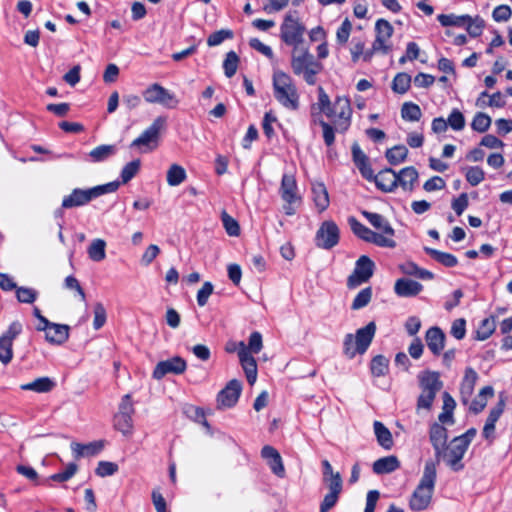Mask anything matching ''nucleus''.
<instances>
[{
	"label": "nucleus",
	"mask_w": 512,
	"mask_h": 512,
	"mask_svg": "<svg viewBox=\"0 0 512 512\" xmlns=\"http://www.w3.org/2000/svg\"><path fill=\"white\" fill-rule=\"evenodd\" d=\"M272 80L275 99L286 109L297 110L299 93L291 76L283 71H275Z\"/></svg>",
	"instance_id": "obj_2"
},
{
	"label": "nucleus",
	"mask_w": 512,
	"mask_h": 512,
	"mask_svg": "<svg viewBox=\"0 0 512 512\" xmlns=\"http://www.w3.org/2000/svg\"><path fill=\"white\" fill-rule=\"evenodd\" d=\"M297 182L292 174L282 176L279 194L284 201L283 210L286 215L292 216L296 213V206L300 205L301 197L297 193Z\"/></svg>",
	"instance_id": "obj_7"
},
{
	"label": "nucleus",
	"mask_w": 512,
	"mask_h": 512,
	"mask_svg": "<svg viewBox=\"0 0 512 512\" xmlns=\"http://www.w3.org/2000/svg\"><path fill=\"white\" fill-rule=\"evenodd\" d=\"M64 288L75 291L80 297L81 301L86 300V294L80 285V282L73 275H69L64 280Z\"/></svg>",
	"instance_id": "obj_58"
},
{
	"label": "nucleus",
	"mask_w": 512,
	"mask_h": 512,
	"mask_svg": "<svg viewBox=\"0 0 512 512\" xmlns=\"http://www.w3.org/2000/svg\"><path fill=\"white\" fill-rule=\"evenodd\" d=\"M494 396V389L492 386H485L480 391L477 397L471 402L470 411L478 414L484 410L487 405V398Z\"/></svg>",
	"instance_id": "obj_34"
},
{
	"label": "nucleus",
	"mask_w": 512,
	"mask_h": 512,
	"mask_svg": "<svg viewBox=\"0 0 512 512\" xmlns=\"http://www.w3.org/2000/svg\"><path fill=\"white\" fill-rule=\"evenodd\" d=\"M114 427L120 431L124 436H130L133 432V419L132 416L115 414Z\"/></svg>",
	"instance_id": "obj_40"
},
{
	"label": "nucleus",
	"mask_w": 512,
	"mask_h": 512,
	"mask_svg": "<svg viewBox=\"0 0 512 512\" xmlns=\"http://www.w3.org/2000/svg\"><path fill=\"white\" fill-rule=\"evenodd\" d=\"M118 181L109 182L88 189L75 188L62 200V208L70 209L88 204L92 199L106 193L115 192L119 188Z\"/></svg>",
	"instance_id": "obj_4"
},
{
	"label": "nucleus",
	"mask_w": 512,
	"mask_h": 512,
	"mask_svg": "<svg viewBox=\"0 0 512 512\" xmlns=\"http://www.w3.org/2000/svg\"><path fill=\"white\" fill-rule=\"evenodd\" d=\"M436 477V464L433 460L426 461L420 482L409 500L411 510L423 511L429 507L434 493Z\"/></svg>",
	"instance_id": "obj_1"
},
{
	"label": "nucleus",
	"mask_w": 512,
	"mask_h": 512,
	"mask_svg": "<svg viewBox=\"0 0 512 512\" xmlns=\"http://www.w3.org/2000/svg\"><path fill=\"white\" fill-rule=\"evenodd\" d=\"M446 336L442 329L433 326L426 331L425 341L433 355L439 356L445 347Z\"/></svg>",
	"instance_id": "obj_20"
},
{
	"label": "nucleus",
	"mask_w": 512,
	"mask_h": 512,
	"mask_svg": "<svg viewBox=\"0 0 512 512\" xmlns=\"http://www.w3.org/2000/svg\"><path fill=\"white\" fill-rule=\"evenodd\" d=\"M318 94V104L321 111H323L326 116H331L332 104L329 96L321 86L318 87Z\"/></svg>",
	"instance_id": "obj_62"
},
{
	"label": "nucleus",
	"mask_w": 512,
	"mask_h": 512,
	"mask_svg": "<svg viewBox=\"0 0 512 512\" xmlns=\"http://www.w3.org/2000/svg\"><path fill=\"white\" fill-rule=\"evenodd\" d=\"M310 66H317L322 68V65L315 61L314 56L306 48L295 47L292 52L291 67L296 75H301L302 72Z\"/></svg>",
	"instance_id": "obj_16"
},
{
	"label": "nucleus",
	"mask_w": 512,
	"mask_h": 512,
	"mask_svg": "<svg viewBox=\"0 0 512 512\" xmlns=\"http://www.w3.org/2000/svg\"><path fill=\"white\" fill-rule=\"evenodd\" d=\"M242 391V384L237 379L230 380L217 395L219 409L231 408L236 405Z\"/></svg>",
	"instance_id": "obj_14"
},
{
	"label": "nucleus",
	"mask_w": 512,
	"mask_h": 512,
	"mask_svg": "<svg viewBox=\"0 0 512 512\" xmlns=\"http://www.w3.org/2000/svg\"><path fill=\"white\" fill-rule=\"evenodd\" d=\"M186 361L180 356L160 361L154 368L153 378L160 380L167 374H182L186 370Z\"/></svg>",
	"instance_id": "obj_15"
},
{
	"label": "nucleus",
	"mask_w": 512,
	"mask_h": 512,
	"mask_svg": "<svg viewBox=\"0 0 512 512\" xmlns=\"http://www.w3.org/2000/svg\"><path fill=\"white\" fill-rule=\"evenodd\" d=\"M436 395V393L421 391L416 403L417 412H419L420 410L430 411L433 406Z\"/></svg>",
	"instance_id": "obj_51"
},
{
	"label": "nucleus",
	"mask_w": 512,
	"mask_h": 512,
	"mask_svg": "<svg viewBox=\"0 0 512 512\" xmlns=\"http://www.w3.org/2000/svg\"><path fill=\"white\" fill-rule=\"evenodd\" d=\"M362 215L375 229L381 232L380 234H383L388 238H392L394 236V229L383 215L369 211H362Z\"/></svg>",
	"instance_id": "obj_24"
},
{
	"label": "nucleus",
	"mask_w": 512,
	"mask_h": 512,
	"mask_svg": "<svg viewBox=\"0 0 512 512\" xmlns=\"http://www.w3.org/2000/svg\"><path fill=\"white\" fill-rule=\"evenodd\" d=\"M495 330L494 320L489 318H485L482 320L479 329L477 330V339L478 340H486Z\"/></svg>",
	"instance_id": "obj_56"
},
{
	"label": "nucleus",
	"mask_w": 512,
	"mask_h": 512,
	"mask_svg": "<svg viewBox=\"0 0 512 512\" xmlns=\"http://www.w3.org/2000/svg\"><path fill=\"white\" fill-rule=\"evenodd\" d=\"M394 28L385 19H378L375 24L376 38L373 42L374 50H381V53L388 54L391 51V46L386 42L391 38Z\"/></svg>",
	"instance_id": "obj_17"
},
{
	"label": "nucleus",
	"mask_w": 512,
	"mask_h": 512,
	"mask_svg": "<svg viewBox=\"0 0 512 512\" xmlns=\"http://www.w3.org/2000/svg\"><path fill=\"white\" fill-rule=\"evenodd\" d=\"M373 427L378 444L384 449L390 450L393 446V438L389 429L380 421H375Z\"/></svg>",
	"instance_id": "obj_33"
},
{
	"label": "nucleus",
	"mask_w": 512,
	"mask_h": 512,
	"mask_svg": "<svg viewBox=\"0 0 512 512\" xmlns=\"http://www.w3.org/2000/svg\"><path fill=\"white\" fill-rule=\"evenodd\" d=\"M186 177L185 169L178 164H172L167 171V183L170 186L180 185Z\"/></svg>",
	"instance_id": "obj_41"
},
{
	"label": "nucleus",
	"mask_w": 512,
	"mask_h": 512,
	"mask_svg": "<svg viewBox=\"0 0 512 512\" xmlns=\"http://www.w3.org/2000/svg\"><path fill=\"white\" fill-rule=\"evenodd\" d=\"M400 467V462L396 456H386L376 460L373 463V472L377 475L392 473Z\"/></svg>",
	"instance_id": "obj_30"
},
{
	"label": "nucleus",
	"mask_w": 512,
	"mask_h": 512,
	"mask_svg": "<svg viewBox=\"0 0 512 512\" xmlns=\"http://www.w3.org/2000/svg\"><path fill=\"white\" fill-rule=\"evenodd\" d=\"M104 448V441H94L88 444H81L77 442H73L71 444V449L76 458L84 457V456H94L98 454Z\"/></svg>",
	"instance_id": "obj_28"
},
{
	"label": "nucleus",
	"mask_w": 512,
	"mask_h": 512,
	"mask_svg": "<svg viewBox=\"0 0 512 512\" xmlns=\"http://www.w3.org/2000/svg\"><path fill=\"white\" fill-rule=\"evenodd\" d=\"M429 440L434 449V454H439V450H441L445 445H447V429L440 423L434 422L430 426Z\"/></svg>",
	"instance_id": "obj_23"
},
{
	"label": "nucleus",
	"mask_w": 512,
	"mask_h": 512,
	"mask_svg": "<svg viewBox=\"0 0 512 512\" xmlns=\"http://www.w3.org/2000/svg\"><path fill=\"white\" fill-rule=\"evenodd\" d=\"M118 471V465L114 462L100 461L95 469L96 475L99 477H107L115 474Z\"/></svg>",
	"instance_id": "obj_57"
},
{
	"label": "nucleus",
	"mask_w": 512,
	"mask_h": 512,
	"mask_svg": "<svg viewBox=\"0 0 512 512\" xmlns=\"http://www.w3.org/2000/svg\"><path fill=\"white\" fill-rule=\"evenodd\" d=\"M376 333L375 322H369L365 327L359 328L355 335L349 333L344 337L343 341V353L349 358L353 359L356 354H364Z\"/></svg>",
	"instance_id": "obj_3"
},
{
	"label": "nucleus",
	"mask_w": 512,
	"mask_h": 512,
	"mask_svg": "<svg viewBox=\"0 0 512 512\" xmlns=\"http://www.w3.org/2000/svg\"><path fill=\"white\" fill-rule=\"evenodd\" d=\"M233 31L230 29H221L213 32L207 39V45L210 47L218 46L226 39L233 38Z\"/></svg>",
	"instance_id": "obj_49"
},
{
	"label": "nucleus",
	"mask_w": 512,
	"mask_h": 512,
	"mask_svg": "<svg viewBox=\"0 0 512 512\" xmlns=\"http://www.w3.org/2000/svg\"><path fill=\"white\" fill-rule=\"evenodd\" d=\"M418 383L421 391L438 393L442 387L443 382L440 379V373L437 371L424 370L417 376Z\"/></svg>",
	"instance_id": "obj_19"
},
{
	"label": "nucleus",
	"mask_w": 512,
	"mask_h": 512,
	"mask_svg": "<svg viewBox=\"0 0 512 512\" xmlns=\"http://www.w3.org/2000/svg\"><path fill=\"white\" fill-rule=\"evenodd\" d=\"M116 152H117L116 145H106V144L99 145V146L95 147L94 149H92L87 154L86 160L93 162V163L103 162V161L109 159L110 157H112L113 155H115Z\"/></svg>",
	"instance_id": "obj_31"
},
{
	"label": "nucleus",
	"mask_w": 512,
	"mask_h": 512,
	"mask_svg": "<svg viewBox=\"0 0 512 512\" xmlns=\"http://www.w3.org/2000/svg\"><path fill=\"white\" fill-rule=\"evenodd\" d=\"M370 370L374 377L385 376L389 371V359L384 355H376L371 360Z\"/></svg>",
	"instance_id": "obj_36"
},
{
	"label": "nucleus",
	"mask_w": 512,
	"mask_h": 512,
	"mask_svg": "<svg viewBox=\"0 0 512 512\" xmlns=\"http://www.w3.org/2000/svg\"><path fill=\"white\" fill-rule=\"evenodd\" d=\"M312 194L315 205L320 212L326 210L329 206V195L328 191L323 183L312 184Z\"/></svg>",
	"instance_id": "obj_32"
},
{
	"label": "nucleus",
	"mask_w": 512,
	"mask_h": 512,
	"mask_svg": "<svg viewBox=\"0 0 512 512\" xmlns=\"http://www.w3.org/2000/svg\"><path fill=\"white\" fill-rule=\"evenodd\" d=\"M296 14L297 12L294 11L285 15L280 34L282 41L287 45L294 46V48L299 47L303 42L305 32V26L299 22V19L295 16Z\"/></svg>",
	"instance_id": "obj_8"
},
{
	"label": "nucleus",
	"mask_w": 512,
	"mask_h": 512,
	"mask_svg": "<svg viewBox=\"0 0 512 512\" xmlns=\"http://www.w3.org/2000/svg\"><path fill=\"white\" fill-rule=\"evenodd\" d=\"M424 251L435 261L445 267H454L458 264V259L451 253L442 252L434 248L425 247Z\"/></svg>",
	"instance_id": "obj_35"
},
{
	"label": "nucleus",
	"mask_w": 512,
	"mask_h": 512,
	"mask_svg": "<svg viewBox=\"0 0 512 512\" xmlns=\"http://www.w3.org/2000/svg\"><path fill=\"white\" fill-rule=\"evenodd\" d=\"M465 176L471 186H477L484 180L485 172L479 166H472L467 168Z\"/></svg>",
	"instance_id": "obj_52"
},
{
	"label": "nucleus",
	"mask_w": 512,
	"mask_h": 512,
	"mask_svg": "<svg viewBox=\"0 0 512 512\" xmlns=\"http://www.w3.org/2000/svg\"><path fill=\"white\" fill-rule=\"evenodd\" d=\"M69 330L68 325L53 323L45 330V339L51 344L61 345L68 340Z\"/></svg>",
	"instance_id": "obj_25"
},
{
	"label": "nucleus",
	"mask_w": 512,
	"mask_h": 512,
	"mask_svg": "<svg viewBox=\"0 0 512 512\" xmlns=\"http://www.w3.org/2000/svg\"><path fill=\"white\" fill-rule=\"evenodd\" d=\"M467 450L466 447L453 438L449 444L439 450V454H434L435 461L433 462L437 465L440 461H443L452 471H461L464 469L462 459Z\"/></svg>",
	"instance_id": "obj_6"
},
{
	"label": "nucleus",
	"mask_w": 512,
	"mask_h": 512,
	"mask_svg": "<svg viewBox=\"0 0 512 512\" xmlns=\"http://www.w3.org/2000/svg\"><path fill=\"white\" fill-rule=\"evenodd\" d=\"M13 359V343L0 338V362L8 365Z\"/></svg>",
	"instance_id": "obj_54"
},
{
	"label": "nucleus",
	"mask_w": 512,
	"mask_h": 512,
	"mask_svg": "<svg viewBox=\"0 0 512 512\" xmlns=\"http://www.w3.org/2000/svg\"><path fill=\"white\" fill-rule=\"evenodd\" d=\"M165 123L166 119L162 116H158L139 137L131 142L130 148H137L141 152H151L156 149L159 143L160 133L164 129Z\"/></svg>",
	"instance_id": "obj_5"
},
{
	"label": "nucleus",
	"mask_w": 512,
	"mask_h": 512,
	"mask_svg": "<svg viewBox=\"0 0 512 512\" xmlns=\"http://www.w3.org/2000/svg\"><path fill=\"white\" fill-rule=\"evenodd\" d=\"M144 100L152 104H160L167 108H175L178 100L175 95L160 84L154 83L143 91Z\"/></svg>",
	"instance_id": "obj_12"
},
{
	"label": "nucleus",
	"mask_w": 512,
	"mask_h": 512,
	"mask_svg": "<svg viewBox=\"0 0 512 512\" xmlns=\"http://www.w3.org/2000/svg\"><path fill=\"white\" fill-rule=\"evenodd\" d=\"M221 219L223 226L229 236H239L240 226L232 216H230L226 211H223Z\"/></svg>",
	"instance_id": "obj_50"
},
{
	"label": "nucleus",
	"mask_w": 512,
	"mask_h": 512,
	"mask_svg": "<svg viewBox=\"0 0 512 512\" xmlns=\"http://www.w3.org/2000/svg\"><path fill=\"white\" fill-rule=\"evenodd\" d=\"M443 398V406L442 412L438 415V422L441 425H453L455 422L454 419V409L456 407V402L453 397L448 393L444 392L442 395Z\"/></svg>",
	"instance_id": "obj_26"
},
{
	"label": "nucleus",
	"mask_w": 512,
	"mask_h": 512,
	"mask_svg": "<svg viewBox=\"0 0 512 512\" xmlns=\"http://www.w3.org/2000/svg\"><path fill=\"white\" fill-rule=\"evenodd\" d=\"M351 30H352V24L351 22L349 21L348 18H346L341 26L338 28L337 30V33H336V39H337V42L341 45H344L347 43L348 39H349V36H350V33H351Z\"/></svg>",
	"instance_id": "obj_60"
},
{
	"label": "nucleus",
	"mask_w": 512,
	"mask_h": 512,
	"mask_svg": "<svg viewBox=\"0 0 512 512\" xmlns=\"http://www.w3.org/2000/svg\"><path fill=\"white\" fill-rule=\"evenodd\" d=\"M141 162L139 159L133 160L127 163L120 174L121 181L123 184L128 183L132 178L136 176L140 169Z\"/></svg>",
	"instance_id": "obj_47"
},
{
	"label": "nucleus",
	"mask_w": 512,
	"mask_h": 512,
	"mask_svg": "<svg viewBox=\"0 0 512 512\" xmlns=\"http://www.w3.org/2000/svg\"><path fill=\"white\" fill-rule=\"evenodd\" d=\"M340 494L329 491L320 504V512L330 511L338 502Z\"/></svg>",
	"instance_id": "obj_64"
},
{
	"label": "nucleus",
	"mask_w": 512,
	"mask_h": 512,
	"mask_svg": "<svg viewBox=\"0 0 512 512\" xmlns=\"http://www.w3.org/2000/svg\"><path fill=\"white\" fill-rule=\"evenodd\" d=\"M55 386L56 383L51 378L45 376L36 378L32 382L22 384L20 389L25 391H33L36 393H48L52 391Z\"/></svg>",
	"instance_id": "obj_29"
},
{
	"label": "nucleus",
	"mask_w": 512,
	"mask_h": 512,
	"mask_svg": "<svg viewBox=\"0 0 512 512\" xmlns=\"http://www.w3.org/2000/svg\"><path fill=\"white\" fill-rule=\"evenodd\" d=\"M349 225L352 230V232L361 240L373 243L379 247H386V248H395L396 242L393 240V238H388L387 236H384L383 234L376 233L366 227L364 224L359 222L355 217H350Z\"/></svg>",
	"instance_id": "obj_9"
},
{
	"label": "nucleus",
	"mask_w": 512,
	"mask_h": 512,
	"mask_svg": "<svg viewBox=\"0 0 512 512\" xmlns=\"http://www.w3.org/2000/svg\"><path fill=\"white\" fill-rule=\"evenodd\" d=\"M491 122L492 120L489 115L483 112H478L472 120L471 127L474 131L484 133L489 129Z\"/></svg>",
	"instance_id": "obj_44"
},
{
	"label": "nucleus",
	"mask_w": 512,
	"mask_h": 512,
	"mask_svg": "<svg viewBox=\"0 0 512 512\" xmlns=\"http://www.w3.org/2000/svg\"><path fill=\"white\" fill-rule=\"evenodd\" d=\"M437 20L444 27L456 26L464 27L467 20H470L469 15H455V14H440L437 16Z\"/></svg>",
	"instance_id": "obj_39"
},
{
	"label": "nucleus",
	"mask_w": 512,
	"mask_h": 512,
	"mask_svg": "<svg viewBox=\"0 0 512 512\" xmlns=\"http://www.w3.org/2000/svg\"><path fill=\"white\" fill-rule=\"evenodd\" d=\"M401 117L406 121L416 122L422 117V111L419 105L413 102H405L401 107Z\"/></svg>",
	"instance_id": "obj_42"
},
{
	"label": "nucleus",
	"mask_w": 512,
	"mask_h": 512,
	"mask_svg": "<svg viewBox=\"0 0 512 512\" xmlns=\"http://www.w3.org/2000/svg\"><path fill=\"white\" fill-rule=\"evenodd\" d=\"M371 298H372V288L366 287V288L362 289L354 298V300L351 304V309L359 310V309L366 307L370 303Z\"/></svg>",
	"instance_id": "obj_45"
},
{
	"label": "nucleus",
	"mask_w": 512,
	"mask_h": 512,
	"mask_svg": "<svg viewBox=\"0 0 512 512\" xmlns=\"http://www.w3.org/2000/svg\"><path fill=\"white\" fill-rule=\"evenodd\" d=\"M423 290V285L409 278L396 280L394 292L400 297H415Z\"/></svg>",
	"instance_id": "obj_22"
},
{
	"label": "nucleus",
	"mask_w": 512,
	"mask_h": 512,
	"mask_svg": "<svg viewBox=\"0 0 512 512\" xmlns=\"http://www.w3.org/2000/svg\"><path fill=\"white\" fill-rule=\"evenodd\" d=\"M511 15L512 10L508 5H499L492 12V17L496 22H506Z\"/></svg>",
	"instance_id": "obj_63"
},
{
	"label": "nucleus",
	"mask_w": 512,
	"mask_h": 512,
	"mask_svg": "<svg viewBox=\"0 0 512 512\" xmlns=\"http://www.w3.org/2000/svg\"><path fill=\"white\" fill-rule=\"evenodd\" d=\"M411 86V76L405 72L396 74L392 81V90L397 94L406 93Z\"/></svg>",
	"instance_id": "obj_43"
},
{
	"label": "nucleus",
	"mask_w": 512,
	"mask_h": 512,
	"mask_svg": "<svg viewBox=\"0 0 512 512\" xmlns=\"http://www.w3.org/2000/svg\"><path fill=\"white\" fill-rule=\"evenodd\" d=\"M238 357L241 366L245 372L247 381L253 385L257 379V363L255 358L250 354L244 342L239 343Z\"/></svg>",
	"instance_id": "obj_18"
},
{
	"label": "nucleus",
	"mask_w": 512,
	"mask_h": 512,
	"mask_svg": "<svg viewBox=\"0 0 512 512\" xmlns=\"http://www.w3.org/2000/svg\"><path fill=\"white\" fill-rule=\"evenodd\" d=\"M340 238V231L334 221H324L316 232V246L326 250L335 247Z\"/></svg>",
	"instance_id": "obj_13"
},
{
	"label": "nucleus",
	"mask_w": 512,
	"mask_h": 512,
	"mask_svg": "<svg viewBox=\"0 0 512 512\" xmlns=\"http://www.w3.org/2000/svg\"><path fill=\"white\" fill-rule=\"evenodd\" d=\"M396 177L399 179L397 181V187L400 186L404 191H413L414 184L417 182L419 174L418 171L413 167H405L400 170L399 173H396Z\"/></svg>",
	"instance_id": "obj_27"
},
{
	"label": "nucleus",
	"mask_w": 512,
	"mask_h": 512,
	"mask_svg": "<svg viewBox=\"0 0 512 512\" xmlns=\"http://www.w3.org/2000/svg\"><path fill=\"white\" fill-rule=\"evenodd\" d=\"M38 296V292L28 287H17L16 297L21 303L32 304Z\"/></svg>",
	"instance_id": "obj_53"
},
{
	"label": "nucleus",
	"mask_w": 512,
	"mask_h": 512,
	"mask_svg": "<svg viewBox=\"0 0 512 512\" xmlns=\"http://www.w3.org/2000/svg\"><path fill=\"white\" fill-rule=\"evenodd\" d=\"M374 268L375 264L368 256H360L356 261L354 271L347 279V286L356 288L367 282L373 276Z\"/></svg>",
	"instance_id": "obj_11"
},
{
	"label": "nucleus",
	"mask_w": 512,
	"mask_h": 512,
	"mask_svg": "<svg viewBox=\"0 0 512 512\" xmlns=\"http://www.w3.org/2000/svg\"><path fill=\"white\" fill-rule=\"evenodd\" d=\"M465 26L468 34L475 38L482 34L485 27V21L480 16H476L474 18L470 16V20H467Z\"/></svg>",
	"instance_id": "obj_48"
},
{
	"label": "nucleus",
	"mask_w": 512,
	"mask_h": 512,
	"mask_svg": "<svg viewBox=\"0 0 512 512\" xmlns=\"http://www.w3.org/2000/svg\"><path fill=\"white\" fill-rule=\"evenodd\" d=\"M239 63V57L234 51H230L226 54V58L223 62L224 73L228 78L235 75Z\"/></svg>",
	"instance_id": "obj_46"
},
{
	"label": "nucleus",
	"mask_w": 512,
	"mask_h": 512,
	"mask_svg": "<svg viewBox=\"0 0 512 512\" xmlns=\"http://www.w3.org/2000/svg\"><path fill=\"white\" fill-rule=\"evenodd\" d=\"M323 482L327 485L329 491L341 494L343 488L342 478L339 472L330 477H325Z\"/></svg>",
	"instance_id": "obj_61"
},
{
	"label": "nucleus",
	"mask_w": 512,
	"mask_h": 512,
	"mask_svg": "<svg viewBox=\"0 0 512 512\" xmlns=\"http://www.w3.org/2000/svg\"><path fill=\"white\" fill-rule=\"evenodd\" d=\"M447 123L452 129L459 131L465 126V118L458 109H454L450 113Z\"/></svg>",
	"instance_id": "obj_59"
},
{
	"label": "nucleus",
	"mask_w": 512,
	"mask_h": 512,
	"mask_svg": "<svg viewBox=\"0 0 512 512\" xmlns=\"http://www.w3.org/2000/svg\"><path fill=\"white\" fill-rule=\"evenodd\" d=\"M408 149L404 145H396L387 149L385 157L391 165H398L405 161Z\"/></svg>",
	"instance_id": "obj_38"
},
{
	"label": "nucleus",
	"mask_w": 512,
	"mask_h": 512,
	"mask_svg": "<svg viewBox=\"0 0 512 512\" xmlns=\"http://www.w3.org/2000/svg\"><path fill=\"white\" fill-rule=\"evenodd\" d=\"M107 319V313L104 305L101 302H97L94 305V320L93 327L95 330H99L104 326Z\"/></svg>",
	"instance_id": "obj_55"
},
{
	"label": "nucleus",
	"mask_w": 512,
	"mask_h": 512,
	"mask_svg": "<svg viewBox=\"0 0 512 512\" xmlns=\"http://www.w3.org/2000/svg\"><path fill=\"white\" fill-rule=\"evenodd\" d=\"M376 187L383 192H393L397 188L396 172L391 168L381 170L377 175L372 178Z\"/></svg>",
	"instance_id": "obj_21"
},
{
	"label": "nucleus",
	"mask_w": 512,
	"mask_h": 512,
	"mask_svg": "<svg viewBox=\"0 0 512 512\" xmlns=\"http://www.w3.org/2000/svg\"><path fill=\"white\" fill-rule=\"evenodd\" d=\"M352 108L350 99L347 97H336L332 105L331 116L328 118L333 119L336 130L340 133L347 131L351 125Z\"/></svg>",
	"instance_id": "obj_10"
},
{
	"label": "nucleus",
	"mask_w": 512,
	"mask_h": 512,
	"mask_svg": "<svg viewBox=\"0 0 512 512\" xmlns=\"http://www.w3.org/2000/svg\"><path fill=\"white\" fill-rule=\"evenodd\" d=\"M106 242L103 239H94L88 247V255L92 261L100 262L106 257Z\"/></svg>",
	"instance_id": "obj_37"
}]
</instances>
